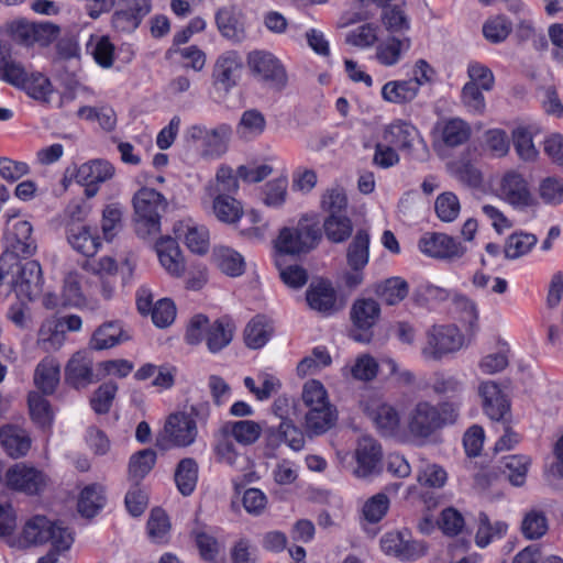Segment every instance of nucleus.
<instances>
[{
    "label": "nucleus",
    "instance_id": "obj_28",
    "mask_svg": "<svg viewBox=\"0 0 563 563\" xmlns=\"http://www.w3.org/2000/svg\"><path fill=\"white\" fill-rule=\"evenodd\" d=\"M216 197L211 199V213L214 218L224 224H235L244 214L242 203L231 195H220L214 192Z\"/></svg>",
    "mask_w": 563,
    "mask_h": 563
},
{
    "label": "nucleus",
    "instance_id": "obj_11",
    "mask_svg": "<svg viewBox=\"0 0 563 563\" xmlns=\"http://www.w3.org/2000/svg\"><path fill=\"white\" fill-rule=\"evenodd\" d=\"M4 481L9 489L26 495H36L46 485L45 475L25 463H16L9 467L5 472Z\"/></svg>",
    "mask_w": 563,
    "mask_h": 563
},
{
    "label": "nucleus",
    "instance_id": "obj_39",
    "mask_svg": "<svg viewBox=\"0 0 563 563\" xmlns=\"http://www.w3.org/2000/svg\"><path fill=\"white\" fill-rule=\"evenodd\" d=\"M440 131L443 143L449 147L464 144L471 136V126L460 118L443 121Z\"/></svg>",
    "mask_w": 563,
    "mask_h": 563
},
{
    "label": "nucleus",
    "instance_id": "obj_44",
    "mask_svg": "<svg viewBox=\"0 0 563 563\" xmlns=\"http://www.w3.org/2000/svg\"><path fill=\"white\" fill-rule=\"evenodd\" d=\"M323 230L329 241L342 243L351 236L353 224L346 214H331L324 219Z\"/></svg>",
    "mask_w": 563,
    "mask_h": 563
},
{
    "label": "nucleus",
    "instance_id": "obj_23",
    "mask_svg": "<svg viewBox=\"0 0 563 563\" xmlns=\"http://www.w3.org/2000/svg\"><path fill=\"white\" fill-rule=\"evenodd\" d=\"M0 443L5 453L12 459L27 454L31 448L29 433L16 424H5L0 428Z\"/></svg>",
    "mask_w": 563,
    "mask_h": 563
},
{
    "label": "nucleus",
    "instance_id": "obj_51",
    "mask_svg": "<svg viewBox=\"0 0 563 563\" xmlns=\"http://www.w3.org/2000/svg\"><path fill=\"white\" fill-rule=\"evenodd\" d=\"M62 305L80 307L85 303V297L81 290V275L78 272H69L64 278L62 291Z\"/></svg>",
    "mask_w": 563,
    "mask_h": 563
},
{
    "label": "nucleus",
    "instance_id": "obj_38",
    "mask_svg": "<svg viewBox=\"0 0 563 563\" xmlns=\"http://www.w3.org/2000/svg\"><path fill=\"white\" fill-rule=\"evenodd\" d=\"M178 490L184 496H189L197 485L198 463L192 457H185L179 461L174 474Z\"/></svg>",
    "mask_w": 563,
    "mask_h": 563
},
{
    "label": "nucleus",
    "instance_id": "obj_56",
    "mask_svg": "<svg viewBox=\"0 0 563 563\" xmlns=\"http://www.w3.org/2000/svg\"><path fill=\"white\" fill-rule=\"evenodd\" d=\"M213 452L217 461L220 463L233 465L236 461L238 452L232 441V437L224 433L223 427H221L216 434Z\"/></svg>",
    "mask_w": 563,
    "mask_h": 563
},
{
    "label": "nucleus",
    "instance_id": "obj_16",
    "mask_svg": "<svg viewBox=\"0 0 563 563\" xmlns=\"http://www.w3.org/2000/svg\"><path fill=\"white\" fill-rule=\"evenodd\" d=\"M100 380L93 373V361L87 351L73 354L65 366V383L75 389H84Z\"/></svg>",
    "mask_w": 563,
    "mask_h": 563
},
{
    "label": "nucleus",
    "instance_id": "obj_42",
    "mask_svg": "<svg viewBox=\"0 0 563 563\" xmlns=\"http://www.w3.org/2000/svg\"><path fill=\"white\" fill-rule=\"evenodd\" d=\"M239 190L238 177L234 176L233 169L222 165L216 174L214 180L210 181L206 187L208 197H216L214 192L220 195H233Z\"/></svg>",
    "mask_w": 563,
    "mask_h": 563
},
{
    "label": "nucleus",
    "instance_id": "obj_9",
    "mask_svg": "<svg viewBox=\"0 0 563 563\" xmlns=\"http://www.w3.org/2000/svg\"><path fill=\"white\" fill-rule=\"evenodd\" d=\"M231 133L228 124H220L214 129L192 125L187 130L186 137L192 142L201 141L203 156L220 157L228 151Z\"/></svg>",
    "mask_w": 563,
    "mask_h": 563
},
{
    "label": "nucleus",
    "instance_id": "obj_15",
    "mask_svg": "<svg viewBox=\"0 0 563 563\" xmlns=\"http://www.w3.org/2000/svg\"><path fill=\"white\" fill-rule=\"evenodd\" d=\"M242 68L243 59L239 52L227 51L222 53L213 66V85L229 92L238 85Z\"/></svg>",
    "mask_w": 563,
    "mask_h": 563
},
{
    "label": "nucleus",
    "instance_id": "obj_64",
    "mask_svg": "<svg viewBox=\"0 0 563 563\" xmlns=\"http://www.w3.org/2000/svg\"><path fill=\"white\" fill-rule=\"evenodd\" d=\"M150 313L156 327L166 328L175 320L176 307L170 299L163 298L154 305Z\"/></svg>",
    "mask_w": 563,
    "mask_h": 563
},
{
    "label": "nucleus",
    "instance_id": "obj_61",
    "mask_svg": "<svg viewBox=\"0 0 563 563\" xmlns=\"http://www.w3.org/2000/svg\"><path fill=\"white\" fill-rule=\"evenodd\" d=\"M389 508V499L384 493L372 496L363 506L364 518L372 523L383 519Z\"/></svg>",
    "mask_w": 563,
    "mask_h": 563
},
{
    "label": "nucleus",
    "instance_id": "obj_33",
    "mask_svg": "<svg viewBox=\"0 0 563 563\" xmlns=\"http://www.w3.org/2000/svg\"><path fill=\"white\" fill-rule=\"evenodd\" d=\"M129 336L118 322L110 321L101 324L92 334L89 346L92 350L101 351L110 349L121 342L128 341Z\"/></svg>",
    "mask_w": 563,
    "mask_h": 563
},
{
    "label": "nucleus",
    "instance_id": "obj_8",
    "mask_svg": "<svg viewBox=\"0 0 563 563\" xmlns=\"http://www.w3.org/2000/svg\"><path fill=\"white\" fill-rule=\"evenodd\" d=\"M350 314L354 325L350 331V336L356 342L369 343L373 339L372 328L379 319V303L372 298L356 299Z\"/></svg>",
    "mask_w": 563,
    "mask_h": 563
},
{
    "label": "nucleus",
    "instance_id": "obj_58",
    "mask_svg": "<svg viewBox=\"0 0 563 563\" xmlns=\"http://www.w3.org/2000/svg\"><path fill=\"white\" fill-rule=\"evenodd\" d=\"M301 398L308 410L313 407L319 408L320 406L331 405L324 386L316 379L305 383Z\"/></svg>",
    "mask_w": 563,
    "mask_h": 563
},
{
    "label": "nucleus",
    "instance_id": "obj_41",
    "mask_svg": "<svg viewBox=\"0 0 563 563\" xmlns=\"http://www.w3.org/2000/svg\"><path fill=\"white\" fill-rule=\"evenodd\" d=\"M234 332V325H232L229 321L224 319L216 320L213 323H210L206 342L210 352L217 353L221 351L223 347L229 345L232 341Z\"/></svg>",
    "mask_w": 563,
    "mask_h": 563
},
{
    "label": "nucleus",
    "instance_id": "obj_59",
    "mask_svg": "<svg viewBox=\"0 0 563 563\" xmlns=\"http://www.w3.org/2000/svg\"><path fill=\"white\" fill-rule=\"evenodd\" d=\"M117 390L118 385L113 382L100 385L90 399L92 409L99 415L107 413L111 408Z\"/></svg>",
    "mask_w": 563,
    "mask_h": 563
},
{
    "label": "nucleus",
    "instance_id": "obj_62",
    "mask_svg": "<svg viewBox=\"0 0 563 563\" xmlns=\"http://www.w3.org/2000/svg\"><path fill=\"white\" fill-rule=\"evenodd\" d=\"M435 212L444 222H452L460 213V201L452 192L441 194L435 200Z\"/></svg>",
    "mask_w": 563,
    "mask_h": 563
},
{
    "label": "nucleus",
    "instance_id": "obj_25",
    "mask_svg": "<svg viewBox=\"0 0 563 563\" xmlns=\"http://www.w3.org/2000/svg\"><path fill=\"white\" fill-rule=\"evenodd\" d=\"M336 421L338 410L332 404L313 407L305 416L306 433L310 438L321 435L333 428Z\"/></svg>",
    "mask_w": 563,
    "mask_h": 563
},
{
    "label": "nucleus",
    "instance_id": "obj_54",
    "mask_svg": "<svg viewBox=\"0 0 563 563\" xmlns=\"http://www.w3.org/2000/svg\"><path fill=\"white\" fill-rule=\"evenodd\" d=\"M332 362L330 354L323 347H314L310 355L302 358L297 365V374L300 377L314 374Z\"/></svg>",
    "mask_w": 563,
    "mask_h": 563
},
{
    "label": "nucleus",
    "instance_id": "obj_29",
    "mask_svg": "<svg viewBox=\"0 0 563 563\" xmlns=\"http://www.w3.org/2000/svg\"><path fill=\"white\" fill-rule=\"evenodd\" d=\"M31 235L32 225L30 222L20 220L14 223L13 230L10 232V246L12 249V253L5 254L4 256L9 260H13L19 256H31L36 249L35 242L32 240Z\"/></svg>",
    "mask_w": 563,
    "mask_h": 563
},
{
    "label": "nucleus",
    "instance_id": "obj_31",
    "mask_svg": "<svg viewBox=\"0 0 563 563\" xmlns=\"http://www.w3.org/2000/svg\"><path fill=\"white\" fill-rule=\"evenodd\" d=\"M418 80H391L382 88V97L385 101L396 104H407L418 96Z\"/></svg>",
    "mask_w": 563,
    "mask_h": 563
},
{
    "label": "nucleus",
    "instance_id": "obj_19",
    "mask_svg": "<svg viewBox=\"0 0 563 563\" xmlns=\"http://www.w3.org/2000/svg\"><path fill=\"white\" fill-rule=\"evenodd\" d=\"M500 195L504 200L519 209L533 206L536 202L527 181L517 173H508L504 176Z\"/></svg>",
    "mask_w": 563,
    "mask_h": 563
},
{
    "label": "nucleus",
    "instance_id": "obj_1",
    "mask_svg": "<svg viewBox=\"0 0 563 563\" xmlns=\"http://www.w3.org/2000/svg\"><path fill=\"white\" fill-rule=\"evenodd\" d=\"M74 541L73 533L59 521H52L45 516H34L29 519L19 539H9L12 548L25 549L51 542L56 552L66 551Z\"/></svg>",
    "mask_w": 563,
    "mask_h": 563
},
{
    "label": "nucleus",
    "instance_id": "obj_53",
    "mask_svg": "<svg viewBox=\"0 0 563 563\" xmlns=\"http://www.w3.org/2000/svg\"><path fill=\"white\" fill-rule=\"evenodd\" d=\"M507 529V523L503 521H496L493 525L485 512H479L478 529L475 537L476 544L482 548L486 547L495 537H503Z\"/></svg>",
    "mask_w": 563,
    "mask_h": 563
},
{
    "label": "nucleus",
    "instance_id": "obj_24",
    "mask_svg": "<svg viewBox=\"0 0 563 563\" xmlns=\"http://www.w3.org/2000/svg\"><path fill=\"white\" fill-rule=\"evenodd\" d=\"M156 252L162 266L174 277H181L186 265L178 243L170 236L162 238L156 243Z\"/></svg>",
    "mask_w": 563,
    "mask_h": 563
},
{
    "label": "nucleus",
    "instance_id": "obj_4",
    "mask_svg": "<svg viewBox=\"0 0 563 563\" xmlns=\"http://www.w3.org/2000/svg\"><path fill=\"white\" fill-rule=\"evenodd\" d=\"M321 240L318 222L302 217L296 227L283 228L276 241V249L284 254L298 255L314 249Z\"/></svg>",
    "mask_w": 563,
    "mask_h": 563
},
{
    "label": "nucleus",
    "instance_id": "obj_14",
    "mask_svg": "<svg viewBox=\"0 0 563 563\" xmlns=\"http://www.w3.org/2000/svg\"><path fill=\"white\" fill-rule=\"evenodd\" d=\"M407 427L413 438H429L440 429L438 407L428 401H419L408 415Z\"/></svg>",
    "mask_w": 563,
    "mask_h": 563
},
{
    "label": "nucleus",
    "instance_id": "obj_47",
    "mask_svg": "<svg viewBox=\"0 0 563 563\" xmlns=\"http://www.w3.org/2000/svg\"><path fill=\"white\" fill-rule=\"evenodd\" d=\"M549 529L548 518L542 510L531 509L525 514L521 521V532L528 540L542 538Z\"/></svg>",
    "mask_w": 563,
    "mask_h": 563
},
{
    "label": "nucleus",
    "instance_id": "obj_32",
    "mask_svg": "<svg viewBox=\"0 0 563 563\" xmlns=\"http://www.w3.org/2000/svg\"><path fill=\"white\" fill-rule=\"evenodd\" d=\"M65 339L60 322L56 318H49L42 322L37 331L36 345L44 352H56L63 346Z\"/></svg>",
    "mask_w": 563,
    "mask_h": 563
},
{
    "label": "nucleus",
    "instance_id": "obj_43",
    "mask_svg": "<svg viewBox=\"0 0 563 563\" xmlns=\"http://www.w3.org/2000/svg\"><path fill=\"white\" fill-rule=\"evenodd\" d=\"M218 267L229 276H240L245 268L244 258L240 253L227 246L217 247L213 252Z\"/></svg>",
    "mask_w": 563,
    "mask_h": 563
},
{
    "label": "nucleus",
    "instance_id": "obj_22",
    "mask_svg": "<svg viewBox=\"0 0 563 563\" xmlns=\"http://www.w3.org/2000/svg\"><path fill=\"white\" fill-rule=\"evenodd\" d=\"M479 394L483 398V408L486 415L496 421H506V415L510 409V405L503 395L495 382L488 380L479 386Z\"/></svg>",
    "mask_w": 563,
    "mask_h": 563
},
{
    "label": "nucleus",
    "instance_id": "obj_6",
    "mask_svg": "<svg viewBox=\"0 0 563 563\" xmlns=\"http://www.w3.org/2000/svg\"><path fill=\"white\" fill-rule=\"evenodd\" d=\"M198 435L197 422L185 411L172 413L164 426L163 434L156 439V446L166 450L169 445L187 448Z\"/></svg>",
    "mask_w": 563,
    "mask_h": 563
},
{
    "label": "nucleus",
    "instance_id": "obj_18",
    "mask_svg": "<svg viewBox=\"0 0 563 563\" xmlns=\"http://www.w3.org/2000/svg\"><path fill=\"white\" fill-rule=\"evenodd\" d=\"M150 11V0H120L119 9L112 16V25L121 32L134 31Z\"/></svg>",
    "mask_w": 563,
    "mask_h": 563
},
{
    "label": "nucleus",
    "instance_id": "obj_45",
    "mask_svg": "<svg viewBox=\"0 0 563 563\" xmlns=\"http://www.w3.org/2000/svg\"><path fill=\"white\" fill-rule=\"evenodd\" d=\"M410 48V38L405 37L399 40L397 37H388L380 43L376 48V57L378 62L385 66L395 65L401 55L402 51Z\"/></svg>",
    "mask_w": 563,
    "mask_h": 563
},
{
    "label": "nucleus",
    "instance_id": "obj_2",
    "mask_svg": "<svg viewBox=\"0 0 563 563\" xmlns=\"http://www.w3.org/2000/svg\"><path fill=\"white\" fill-rule=\"evenodd\" d=\"M0 80L24 90L31 98L48 102L53 92L51 80L41 73L27 74L24 66L11 58L10 47L0 41Z\"/></svg>",
    "mask_w": 563,
    "mask_h": 563
},
{
    "label": "nucleus",
    "instance_id": "obj_17",
    "mask_svg": "<svg viewBox=\"0 0 563 563\" xmlns=\"http://www.w3.org/2000/svg\"><path fill=\"white\" fill-rule=\"evenodd\" d=\"M384 137L409 154H412L415 148L420 147L422 155H418L419 158H423L428 154L427 145L419 137L418 130L409 122L399 120L391 123L386 128Z\"/></svg>",
    "mask_w": 563,
    "mask_h": 563
},
{
    "label": "nucleus",
    "instance_id": "obj_60",
    "mask_svg": "<svg viewBox=\"0 0 563 563\" xmlns=\"http://www.w3.org/2000/svg\"><path fill=\"white\" fill-rule=\"evenodd\" d=\"M511 29V23L506 18L498 15L485 22L483 34L487 41L500 43L508 37Z\"/></svg>",
    "mask_w": 563,
    "mask_h": 563
},
{
    "label": "nucleus",
    "instance_id": "obj_34",
    "mask_svg": "<svg viewBox=\"0 0 563 563\" xmlns=\"http://www.w3.org/2000/svg\"><path fill=\"white\" fill-rule=\"evenodd\" d=\"M114 170L108 161L92 159L78 168L76 178L79 184H101L112 178Z\"/></svg>",
    "mask_w": 563,
    "mask_h": 563
},
{
    "label": "nucleus",
    "instance_id": "obj_10",
    "mask_svg": "<svg viewBox=\"0 0 563 563\" xmlns=\"http://www.w3.org/2000/svg\"><path fill=\"white\" fill-rule=\"evenodd\" d=\"M462 344V336L456 327L434 325L427 333V344L422 349V354L427 358L440 360L444 354L457 351Z\"/></svg>",
    "mask_w": 563,
    "mask_h": 563
},
{
    "label": "nucleus",
    "instance_id": "obj_3",
    "mask_svg": "<svg viewBox=\"0 0 563 563\" xmlns=\"http://www.w3.org/2000/svg\"><path fill=\"white\" fill-rule=\"evenodd\" d=\"M132 205L135 233L142 239L156 236L168 207L166 198L153 188L143 187L134 194Z\"/></svg>",
    "mask_w": 563,
    "mask_h": 563
},
{
    "label": "nucleus",
    "instance_id": "obj_21",
    "mask_svg": "<svg viewBox=\"0 0 563 563\" xmlns=\"http://www.w3.org/2000/svg\"><path fill=\"white\" fill-rule=\"evenodd\" d=\"M264 432L269 446L276 448L282 442L295 451H300L305 446V434L292 420H283L277 428L269 427Z\"/></svg>",
    "mask_w": 563,
    "mask_h": 563
},
{
    "label": "nucleus",
    "instance_id": "obj_50",
    "mask_svg": "<svg viewBox=\"0 0 563 563\" xmlns=\"http://www.w3.org/2000/svg\"><path fill=\"white\" fill-rule=\"evenodd\" d=\"M272 328L263 316H256L245 328L244 340L249 347L260 349L268 341Z\"/></svg>",
    "mask_w": 563,
    "mask_h": 563
},
{
    "label": "nucleus",
    "instance_id": "obj_7",
    "mask_svg": "<svg viewBox=\"0 0 563 563\" xmlns=\"http://www.w3.org/2000/svg\"><path fill=\"white\" fill-rule=\"evenodd\" d=\"M11 264L12 288L19 299L32 301L41 292L42 269L36 261H18Z\"/></svg>",
    "mask_w": 563,
    "mask_h": 563
},
{
    "label": "nucleus",
    "instance_id": "obj_63",
    "mask_svg": "<svg viewBox=\"0 0 563 563\" xmlns=\"http://www.w3.org/2000/svg\"><path fill=\"white\" fill-rule=\"evenodd\" d=\"M483 89L474 86L473 82H466L462 88L461 99L462 103L468 111L475 114H483L486 108Z\"/></svg>",
    "mask_w": 563,
    "mask_h": 563
},
{
    "label": "nucleus",
    "instance_id": "obj_27",
    "mask_svg": "<svg viewBox=\"0 0 563 563\" xmlns=\"http://www.w3.org/2000/svg\"><path fill=\"white\" fill-rule=\"evenodd\" d=\"M67 241L71 247L85 256H93L100 246L99 236L91 233L85 224L67 223Z\"/></svg>",
    "mask_w": 563,
    "mask_h": 563
},
{
    "label": "nucleus",
    "instance_id": "obj_12",
    "mask_svg": "<svg viewBox=\"0 0 563 563\" xmlns=\"http://www.w3.org/2000/svg\"><path fill=\"white\" fill-rule=\"evenodd\" d=\"M354 457L356 467L353 473L358 478H366L382 471V448L376 440L371 437H362L356 445Z\"/></svg>",
    "mask_w": 563,
    "mask_h": 563
},
{
    "label": "nucleus",
    "instance_id": "obj_37",
    "mask_svg": "<svg viewBox=\"0 0 563 563\" xmlns=\"http://www.w3.org/2000/svg\"><path fill=\"white\" fill-rule=\"evenodd\" d=\"M106 497L103 488L98 484L86 486L78 499V512L85 518H93L103 507Z\"/></svg>",
    "mask_w": 563,
    "mask_h": 563
},
{
    "label": "nucleus",
    "instance_id": "obj_49",
    "mask_svg": "<svg viewBox=\"0 0 563 563\" xmlns=\"http://www.w3.org/2000/svg\"><path fill=\"white\" fill-rule=\"evenodd\" d=\"M156 462V453L152 449H144L130 459L129 476L136 484L143 479L153 468Z\"/></svg>",
    "mask_w": 563,
    "mask_h": 563
},
{
    "label": "nucleus",
    "instance_id": "obj_48",
    "mask_svg": "<svg viewBox=\"0 0 563 563\" xmlns=\"http://www.w3.org/2000/svg\"><path fill=\"white\" fill-rule=\"evenodd\" d=\"M31 419L41 428L49 427L53 421V411L49 401L37 391H31L27 397Z\"/></svg>",
    "mask_w": 563,
    "mask_h": 563
},
{
    "label": "nucleus",
    "instance_id": "obj_46",
    "mask_svg": "<svg viewBox=\"0 0 563 563\" xmlns=\"http://www.w3.org/2000/svg\"><path fill=\"white\" fill-rule=\"evenodd\" d=\"M537 242L538 238L532 233L515 232L506 241L505 257L508 260L519 258L529 253Z\"/></svg>",
    "mask_w": 563,
    "mask_h": 563
},
{
    "label": "nucleus",
    "instance_id": "obj_40",
    "mask_svg": "<svg viewBox=\"0 0 563 563\" xmlns=\"http://www.w3.org/2000/svg\"><path fill=\"white\" fill-rule=\"evenodd\" d=\"M409 291L408 283L400 277L388 278L376 286L375 294L388 306L402 301Z\"/></svg>",
    "mask_w": 563,
    "mask_h": 563
},
{
    "label": "nucleus",
    "instance_id": "obj_36",
    "mask_svg": "<svg viewBox=\"0 0 563 563\" xmlns=\"http://www.w3.org/2000/svg\"><path fill=\"white\" fill-rule=\"evenodd\" d=\"M369 235L366 230H358L346 251L347 265L353 271H362L368 263Z\"/></svg>",
    "mask_w": 563,
    "mask_h": 563
},
{
    "label": "nucleus",
    "instance_id": "obj_13",
    "mask_svg": "<svg viewBox=\"0 0 563 563\" xmlns=\"http://www.w3.org/2000/svg\"><path fill=\"white\" fill-rule=\"evenodd\" d=\"M418 246L423 254L441 260L461 258L466 252L462 243L444 233H426Z\"/></svg>",
    "mask_w": 563,
    "mask_h": 563
},
{
    "label": "nucleus",
    "instance_id": "obj_26",
    "mask_svg": "<svg viewBox=\"0 0 563 563\" xmlns=\"http://www.w3.org/2000/svg\"><path fill=\"white\" fill-rule=\"evenodd\" d=\"M60 380V364L52 356L44 357L35 367L33 382L43 395H53Z\"/></svg>",
    "mask_w": 563,
    "mask_h": 563
},
{
    "label": "nucleus",
    "instance_id": "obj_55",
    "mask_svg": "<svg viewBox=\"0 0 563 563\" xmlns=\"http://www.w3.org/2000/svg\"><path fill=\"white\" fill-rule=\"evenodd\" d=\"M347 208V197L345 190L341 187H333L325 190L321 198V209L331 214H345Z\"/></svg>",
    "mask_w": 563,
    "mask_h": 563
},
{
    "label": "nucleus",
    "instance_id": "obj_5",
    "mask_svg": "<svg viewBox=\"0 0 563 563\" xmlns=\"http://www.w3.org/2000/svg\"><path fill=\"white\" fill-rule=\"evenodd\" d=\"M251 74L269 89L282 91L288 82L287 71L280 60L269 52L254 51L247 55Z\"/></svg>",
    "mask_w": 563,
    "mask_h": 563
},
{
    "label": "nucleus",
    "instance_id": "obj_35",
    "mask_svg": "<svg viewBox=\"0 0 563 563\" xmlns=\"http://www.w3.org/2000/svg\"><path fill=\"white\" fill-rule=\"evenodd\" d=\"M222 427L224 428L225 434H230L242 445H251L255 443L263 431L261 424L253 420L229 421Z\"/></svg>",
    "mask_w": 563,
    "mask_h": 563
},
{
    "label": "nucleus",
    "instance_id": "obj_30",
    "mask_svg": "<svg viewBox=\"0 0 563 563\" xmlns=\"http://www.w3.org/2000/svg\"><path fill=\"white\" fill-rule=\"evenodd\" d=\"M216 23L222 36L232 41H240L243 37L242 13L236 7L219 9L216 14Z\"/></svg>",
    "mask_w": 563,
    "mask_h": 563
},
{
    "label": "nucleus",
    "instance_id": "obj_57",
    "mask_svg": "<svg viewBox=\"0 0 563 563\" xmlns=\"http://www.w3.org/2000/svg\"><path fill=\"white\" fill-rule=\"evenodd\" d=\"M530 459L525 455H510L504 457L505 472H508V478L515 486L523 485Z\"/></svg>",
    "mask_w": 563,
    "mask_h": 563
},
{
    "label": "nucleus",
    "instance_id": "obj_20",
    "mask_svg": "<svg viewBox=\"0 0 563 563\" xmlns=\"http://www.w3.org/2000/svg\"><path fill=\"white\" fill-rule=\"evenodd\" d=\"M309 307L322 314L329 316L342 309L338 302L336 292L328 282L311 284L306 292Z\"/></svg>",
    "mask_w": 563,
    "mask_h": 563
},
{
    "label": "nucleus",
    "instance_id": "obj_52",
    "mask_svg": "<svg viewBox=\"0 0 563 563\" xmlns=\"http://www.w3.org/2000/svg\"><path fill=\"white\" fill-rule=\"evenodd\" d=\"M373 420L382 434L386 437L394 435L400 424V418L394 407L383 404L373 412Z\"/></svg>",
    "mask_w": 563,
    "mask_h": 563
}]
</instances>
